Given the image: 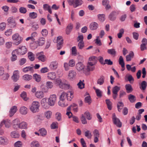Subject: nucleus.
<instances>
[{
	"instance_id": "nucleus-1",
	"label": "nucleus",
	"mask_w": 147,
	"mask_h": 147,
	"mask_svg": "<svg viewBox=\"0 0 147 147\" xmlns=\"http://www.w3.org/2000/svg\"><path fill=\"white\" fill-rule=\"evenodd\" d=\"M74 93L72 92L69 91L67 92H63L60 97V100L64 101L67 98L68 100L71 101L74 97Z\"/></svg>"
},
{
	"instance_id": "nucleus-2",
	"label": "nucleus",
	"mask_w": 147,
	"mask_h": 147,
	"mask_svg": "<svg viewBox=\"0 0 147 147\" xmlns=\"http://www.w3.org/2000/svg\"><path fill=\"white\" fill-rule=\"evenodd\" d=\"M55 84L58 85L60 88L64 89H68L70 87V85L68 84L64 83L60 78L55 79L54 81Z\"/></svg>"
},
{
	"instance_id": "nucleus-3",
	"label": "nucleus",
	"mask_w": 147,
	"mask_h": 147,
	"mask_svg": "<svg viewBox=\"0 0 147 147\" xmlns=\"http://www.w3.org/2000/svg\"><path fill=\"white\" fill-rule=\"evenodd\" d=\"M40 104L38 101H34L30 106V111L33 113L38 112L40 111Z\"/></svg>"
},
{
	"instance_id": "nucleus-4",
	"label": "nucleus",
	"mask_w": 147,
	"mask_h": 147,
	"mask_svg": "<svg viewBox=\"0 0 147 147\" xmlns=\"http://www.w3.org/2000/svg\"><path fill=\"white\" fill-rule=\"evenodd\" d=\"M12 39L14 44L16 45H18L20 44L23 40L22 38L18 33H15L12 35Z\"/></svg>"
},
{
	"instance_id": "nucleus-5",
	"label": "nucleus",
	"mask_w": 147,
	"mask_h": 147,
	"mask_svg": "<svg viewBox=\"0 0 147 147\" xmlns=\"http://www.w3.org/2000/svg\"><path fill=\"white\" fill-rule=\"evenodd\" d=\"M18 55H25L27 52V49L25 46H19L17 49L14 50Z\"/></svg>"
},
{
	"instance_id": "nucleus-6",
	"label": "nucleus",
	"mask_w": 147,
	"mask_h": 147,
	"mask_svg": "<svg viewBox=\"0 0 147 147\" xmlns=\"http://www.w3.org/2000/svg\"><path fill=\"white\" fill-rule=\"evenodd\" d=\"M8 25L11 28H16L17 27V24L16 22L15 18L13 16L9 17L7 20Z\"/></svg>"
},
{
	"instance_id": "nucleus-7",
	"label": "nucleus",
	"mask_w": 147,
	"mask_h": 147,
	"mask_svg": "<svg viewBox=\"0 0 147 147\" xmlns=\"http://www.w3.org/2000/svg\"><path fill=\"white\" fill-rule=\"evenodd\" d=\"M57 97L55 94L50 96L48 100V104L51 106H53L56 102Z\"/></svg>"
},
{
	"instance_id": "nucleus-8",
	"label": "nucleus",
	"mask_w": 147,
	"mask_h": 147,
	"mask_svg": "<svg viewBox=\"0 0 147 147\" xmlns=\"http://www.w3.org/2000/svg\"><path fill=\"white\" fill-rule=\"evenodd\" d=\"M113 115L112 119L114 124L116 125L117 127H121L122 126V123L120 120L116 117L115 113H113Z\"/></svg>"
},
{
	"instance_id": "nucleus-9",
	"label": "nucleus",
	"mask_w": 147,
	"mask_h": 147,
	"mask_svg": "<svg viewBox=\"0 0 147 147\" xmlns=\"http://www.w3.org/2000/svg\"><path fill=\"white\" fill-rule=\"evenodd\" d=\"M76 73L74 70H70L69 72L68 78L70 80H74L76 78Z\"/></svg>"
},
{
	"instance_id": "nucleus-10",
	"label": "nucleus",
	"mask_w": 147,
	"mask_h": 147,
	"mask_svg": "<svg viewBox=\"0 0 147 147\" xmlns=\"http://www.w3.org/2000/svg\"><path fill=\"white\" fill-rule=\"evenodd\" d=\"M36 56L39 60L42 62H44L46 60V57L44 55V53L42 51L37 53Z\"/></svg>"
},
{
	"instance_id": "nucleus-11",
	"label": "nucleus",
	"mask_w": 147,
	"mask_h": 147,
	"mask_svg": "<svg viewBox=\"0 0 147 147\" xmlns=\"http://www.w3.org/2000/svg\"><path fill=\"white\" fill-rule=\"evenodd\" d=\"M76 67L78 71L86 74V69L84 65H76Z\"/></svg>"
},
{
	"instance_id": "nucleus-12",
	"label": "nucleus",
	"mask_w": 147,
	"mask_h": 147,
	"mask_svg": "<svg viewBox=\"0 0 147 147\" xmlns=\"http://www.w3.org/2000/svg\"><path fill=\"white\" fill-rule=\"evenodd\" d=\"M19 72L18 70H15L13 72L11 78L13 81L16 82L19 79Z\"/></svg>"
},
{
	"instance_id": "nucleus-13",
	"label": "nucleus",
	"mask_w": 147,
	"mask_h": 147,
	"mask_svg": "<svg viewBox=\"0 0 147 147\" xmlns=\"http://www.w3.org/2000/svg\"><path fill=\"white\" fill-rule=\"evenodd\" d=\"M118 14V13L115 11H113L111 13L109 16V19L111 21L115 20Z\"/></svg>"
},
{
	"instance_id": "nucleus-14",
	"label": "nucleus",
	"mask_w": 147,
	"mask_h": 147,
	"mask_svg": "<svg viewBox=\"0 0 147 147\" xmlns=\"http://www.w3.org/2000/svg\"><path fill=\"white\" fill-rule=\"evenodd\" d=\"M83 3L82 0H74L73 4L72 5L74 8H76L81 6Z\"/></svg>"
},
{
	"instance_id": "nucleus-15",
	"label": "nucleus",
	"mask_w": 147,
	"mask_h": 147,
	"mask_svg": "<svg viewBox=\"0 0 147 147\" xmlns=\"http://www.w3.org/2000/svg\"><path fill=\"white\" fill-rule=\"evenodd\" d=\"M20 123V121L18 119H16L13 120V128L15 129L19 128Z\"/></svg>"
},
{
	"instance_id": "nucleus-16",
	"label": "nucleus",
	"mask_w": 147,
	"mask_h": 147,
	"mask_svg": "<svg viewBox=\"0 0 147 147\" xmlns=\"http://www.w3.org/2000/svg\"><path fill=\"white\" fill-rule=\"evenodd\" d=\"M98 27V24L95 22H93L91 23L89 26L90 29L91 30H96Z\"/></svg>"
},
{
	"instance_id": "nucleus-17",
	"label": "nucleus",
	"mask_w": 147,
	"mask_h": 147,
	"mask_svg": "<svg viewBox=\"0 0 147 147\" xmlns=\"http://www.w3.org/2000/svg\"><path fill=\"white\" fill-rule=\"evenodd\" d=\"M28 109L26 107L23 106L21 107L20 109V112L21 114L23 115H25L28 113Z\"/></svg>"
},
{
	"instance_id": "nucleus-18",
	"label": "nucleus",
	"mask_w": 147,
	"mask_h": 147,
	"mask_svg": "<svg viewBox=\"0 0 147 147\" xmlns=\"http://www.w3.org/2000/svg\"><path fill=\"white\" fill-rule=\"evenodd\" d=\"M17 110V107L16 106H13L10 109L9 113L10 117H12L16 112Z\"/></svg>"
},
{
	"instance_id": "nucleus-19",
	"label": "nucleus",
	"mask_w": 147,
	"mask_h": 147,
	"mask_svg": "<svg viewBox=\"0 0 147 147\" xmlns=\"http://www.w3.org/2000/svg\"><path fill=\"white\" fill-rule=\"evenodd\" d=\"M73 27V24L71 23H69L67 26L66 29V33L67 34H69L71 32Z\"/></svg>"
},
{
	"instance_id": "nucleus-20",
	"label": "nucleus",
	"mask_w": 147,
	"mask_h": 147,
	"mask_svg": "<svg viewBox=\"0 0 147 147\" xmlns=\"http://www.w3.org/2000/svg\"><path fill=\"white\" fill-rule=\"evenodd\" d=\"M43 8L45 11H47L50 14L52 13L51 7L48 4H44L43 5Z\"/></svg>"
},
{
	"instance_id": "nucleus-21",
	"label": "nucleus",
	"mask_w": 147,
	"mask_h": 147,
	"mask_svg": "<svg viewBox=\"0 0 147 147\" xmlns=\"http://www.w3.org/2000/svg\"><path fill=\"white\" fill-rule=\"evenodd\" d=\"M109 1L108 0H103L102 1V5L105 7L106 9H108L111 7V6L109 4Z\"/></svg>"
},
{
	"instance_id": "nucleus-22",
	"label": "nucleus",
	"mask_w": 147,
	"mask_h": 147,
	"mask_svg": "<svg viewBox=\"0 0 147 147\" xmlns=\"http://www.w3.org/2000/svg\"><path fill=\"white\" fill-rule=\"evenodd\" d=\"M8 143V140L5 138L0 137V144L5 145Z\"/></svg>"
},
{
	"instance_id": "nucleus-23",
	"label": "nucleus",
	"mask_w": 147,
	"mask_h": 147,
	"mask_svg": "<svg viewBox=\"0 0 147 147\" xmlns=\"http://www.w3.org/2000/svg\"><path fill=\"white\" fill-rule=\"evenodd\" d=\"M94 68V65H86V66H85L86 74L88 71L93 70Z\"/></svg>"
},
{
	"instance_id": "nucleus-24",
	"label": "nucleus",
	"mask_w": 147,
	"mask_h": 147,
	"mask_svg": "<svg viewBox=\"0 0 147 147\" xmlns=\"http://www.w3.org/2000/svg\"><path fill=\"white\" fill-rule=\"evenodd\" d=\"M125 88L127 93H131L133 90L132 86L130 84H126L125 86Z\"/></svg>"
},
{
	"instance_id": "nucleus-25",
	"label": "nucleus",
	"mask_w": 147,
	"mask_h": 147,
	"mask_svg": "<svg viewBox=\"0 0 147 147\" xmlns=\"http://www.w3.org/2000/svg\"><path fill=\"white\" fill-rule=\"evenodd\" d=\"M47 77L49 80H53L56 77V76L55 73H49L48 74Z\"/></svg>"
},
{
	"instance_id": "nucleus-26",
	"label": "nucleus",
	"mask_w": 147,
	"mask_h": 147,
	"mask_svg": "<svg viewBox=\"0 0 147 147\" xmlns=\"http://www.w3.org/2000/svg\"><path fill=\"white\" fill-rule=\"evenodd\" d=\"M106 103L107 105L108 109L109 110H111L112 108V103L109 99L105 100Z\"/></svg>"
},
{
	"instance_id": "nucleus-27",
	"label": "nucleus",
	"mask_w": 147,
	"mask_h": 147,
	"mask_svg": "<svg viewBox=\"0 0 147 147\" xmlns=\"http://www.w3.org/2000/svg\"><path fill=\"white\" fill-rule=\"evenodd\" d=\"M35 96L39 98H41L44 96V94L42 91H38L35 94Z\"/></svg>"
},
{
	"instance_id": "nucleus-28",
	"label": "nucleus",
	"mask_w": 147,
	"mask_h": 147,
	"mask_svg": "<svg viewBox=\"0 0 147 147\" xmlns=\"http://www.w3.org/2000/svg\"><path fill=\"white\" fill-rule=\"evenodd\" d=\"M28 57L31 61H33L35 59L34 55L31 52L28 53Z\"/></svg>"
},
{
	"instance_id": "nucleus-29",
	"label": "nucleus",
	"mask_w": 147,
	"mask_h": 147,
	"mask_svg": "<svg viewBox=\"0 0 147 147\" xmlns=\"http://www.w3.org/2000/svg\"><path fill=\"white\" fill-rule=\"evenodd\" d=\"M33 79L37 82H39L41 80L40 76L37 74H35L33 76Z\"/></svg>"
},
{
	"instance_id": "nucleus-30",
	"label": "nucleus",
	"mask_w": 147,
	"mask_h": 147,
	"mask_svg": "<svg viewBox=\"0 0 147 147\" xmlns=\"http://www.w3.org/2000/svg\"><path fill=\"white\" fill-rule=\"evenodd\" d=\"M128 99L131 103L134 102L136 100V97L131 94H130L128 96Z\"/></svg>"
},
{
	"instance_id": "nucleus-31",
	"label": "nucleus",
	"mask_w": 147,
	"mask_h": 147,
	"mask_svg": "<svg viewBox=\"0 0 147 147\" xmlns=\"http://www.w3.org/2000/svg\"><path fill=\"white\" fill-rule=\"evenodd\" d=\"M17 54L15 50H13L12 53V57H11V60L12 61H16L17 59V56L16 54Z\"/></svg>"
},
{
	"instance_id": "nucleus-32",
	"label": "nucleus",
	"mask_w": 147,
	"mask_h": 147,
	"mask_svg": "<svg viewBox=\"0 0 147 147\" xmlns=\"http://www.w3.org/2000/svg\"><path fill=\"white\" fill-rule=\"evenodd\" d=\"M32 78V76L28 74H26L22 76V79L23 80L29 81L31 80Z\"/></svg>"
},
{
	"instance_id": "nucleus-33",
	"label": "nucleus",
	"mask_w": 147,
	"mask_h": 147,
	"mask_svg": "<svg viewBox=\"0 0 147 147\" xmlns=\"http://www.w3.org/2000/svg\"><path fill=\"white\" fill-rule=\"evenodd\" d=\"M30 146L31 147H39L40 144L38 141L34 140L31 142Z\"/></svg>"
},
{
	"instance_id": "nucleus-34",
	"label": "nucleus",
	"mask_w": 147,
	"mask_h": 147,
	"mask_svg": "<svg viewBox=\"0 0 147 147\" xmlns=\"http://www.w3.org/2000/svg\"><path fill=\"white\" fill-rule=\"evenodd\" d=\"M28 124L27 123L24 121L20 123L19 128L26 129L27 128Z\"/></svg>"
},
{
	"instance_id": "nucleus-35",
	"label": "nucleus",
	"mask_w": 147,
	"mask_h": 147,
	"mask_svg": "<svg viewBox=\"0 0 147 147\" xmlns=\"http://www.w3.org/2000/svg\"><path fill=\"white\" fill-rule=\"evenodd\" d=\"M38 45L39 46H42L43 45L45 42V39L43 37H41L38 39L37 41Z\"/></svg>"
},
{
	"instance_id": "nucleus-36",
	"label": "nucleus",
	"mask_w": 147,
	"mask_h": 147,
	"mask_svg": "<svg viewBox=\"0 0 147 147\" xmlns=\"http://www.w3.org/2000/svg\"><path fill=\"white\" fill-rule=\"evenodd\" d=\"M123 106V104L122 102H118L117 104V108L119 112H120L121 111Z\"/></svg>"
},
{
	"instance_id": "nucleus-37",
	"label": "nucleus",
	"mask_w": 147,
	"mask_h": 147,
	"mask_svg": "<svg viewBox=\"0 0 147 147\" xmlns=\"http://www.w3.org/2000/svg\"><path fill=\"white\" fill-rule=\"evenodd\" d=\"M134 56V53L133 52H131L128 55H127L126 56V61H130L131 58L133 57Z\"/></svg>"
},
{
	"instance_id": "nucleus-38",
	"label": "nucleus",
	"mask_w": 147,
	"mask_h": 147,
	"mask_svg": "<svg viewBox=\"0 0 147 147\" xmlns=\"http://www.w3.org/2000/svg\"><path fill=\"white\" fill-rule=\"evenodd\" d=\"M98 19L101 22H104L105 20V15L104 14H99L97 15Z\"/></svg>"
},
{
	"instance_id": "nucleus-39",
	"label": "nucleus",
	"mask_w": 147,
	"mask_h": 147,
	"mask_svg": "<svg viewBox=\"0 0 147 147\" xmlns=\"http://www.w3.org/2000/svg\"><path fill=\"white\" fill-rule=\"evenodd\" d=\"M38 16L37 13L36 12H33L30 13H29V16L31 19H35Z\"/></svg>"
},
{
	"instance_id": "nucleus-40",
	"label": "nucleus",
	"mask_w": 147,
	"mask_h": 147,
	"mask_svg": "<svg viewBox=\"0 0 147 147\" xmlns=\"http://www.w3.org/2000/svg\"><path fill=\"white\" fill-rule=\"evenodd\" d=\"M1 125H3V124H5V127L7 128H9L10 126V123L8 121H5V120H3L1 123Z\"/></svg>"
},
{
	"instance_id": "nucleus-41",
	"label": "nucleus",
	"mask_w": 147,
	"mask_h": 147,
	"mask_svg": "<svg viewBox=\"0 0 147 147\" xmlns=\"http://www.w3.org/2000/svg\"><path fill=\"white\" fill-rule=\"evenodd\" d=\"M33 67H27L23 69V71L24 72H27L29 71H32L33 70Z\"/></svg>"
},
{
	"instance_id": "nucleus-42",
	"label": "nucleus",
	"mask_w": 147,
	"mask_h": 147,
	"mask_svg": "<svg viewBox=\"0 0 147 147\" xmlns=\"http://www.w3.org/2000/svg\"><path fill=\"white\" fill-rule=\"evenodd\" d=\"M11 136L13 138H17L19 137V135L17 132L14 131L11 132Z\"/></svg>"
},
{
	"instance_id": "nucleus-43",
	"label": "nucleus",
	"mask_w": 147,
	"mask_h": 147,
	"mask_svg": "<svg viewBox=\"0 0 147 147\" xmlns=\"http://www.w3.org/2000/svg\"><path fill=\"white\" fill-rule=\"evenodd\" d=\"M120 87L117 86H115L114 87L112 90L113 93L117 94L118 92L120 90Z\"/></svg>"
},
{
	"instance_id": "nucleus-44",
	"label": "nucleus",
	"mask_w": 147,
	"mask_h": 147,
	"mask_svg": "<svg viewBox=\"0 0 147 147\" xmlns=\"http://www.w3.org/2000/svg\"><path fill=\"white\" fill-rule=\"evenodd\" d=\"M52 115V112L51 111H47L45 113V116L47 119H50Z\"/></svg>"
},
{
	"instance_id": "nucleus-45",
	"label": "nucleus",
	"mask_w": 147,
	"mask_h": 147,
	"mask_svg": "<svg viewBox=\"0 0 147 147\" xmlns=\"http://www.w3.org/2000/svg\"><path fill=\"white\" fill-rule=\"evenodd\" d=\"M104 81V78L103 76L101 77L97 80V83L100 85H102Z\"/></svg>"
},
{
	"instance_id": "nucleus-46",
	"label": "nucleus",
	"mask_w": 147,
	"mask_h": 147,
	"mask_svg": "<svg viewBox=\"0 0 147 147\" xmlns=\"http://www.w3.org/2000/svg\"><path fill=\"white\" fill-rule=\"evenodd\" d=\"M95 92L97 96L100 97L102 96V92L99 89H95Z\"/></svg>"
},
{
	"instance_id": "nucleus-47",
	"label": "nucleus",
	"mask_w": 147,
	"mask_h": 147,
	"mask_svg": "<svg viewBox=\"0 0 147 147\" xmlns=\"http://www.w3.org/2000/svg\"><path fill=\"white\" fill-rule=\"evenodd\" d=\"M80 119L82 124H85L87 123L86 119L84 115H82Z\"/></svg>"
},
{
	"instance_id": "nucleus-48",
	"label": "nucleus",
	"mask_w": 147,
	"mask_h": 147,
	"mask_svg": "<svg viewBox=\"0 0 147 147\" xmlns=\"http://www.w3.org/2000/svg\"><path fill=\"white\" fill-rule=\"evenodd\" d=\"M147 86V83L145 81H143L141 84V87H140V88H142V90H144L146 89Z\"/></svg>"
},
{
	"instance_id": "nucleus-49",
	"label": "nucleus",
	"mask_w": 147,
	"mask_h": 147,
	"mask_svg": "<svg viewBox=\"0 0 147 147\" xmlns=\"http://www.w3.org/2000/svg\"><path fill=\"white\" fill-rule=\"evenodd\" d=\"M84 84L81 80L78 84L77 85L80 89H82L84 87Z\"/></svg>"
},
{
	"instance_id": "nucleus-50",
	"label": "nucleus",
	"mask_w": 147,
	"mask_h": 147,
	"mask_svg": "<svg viewBox=\"0 0 147 147\" xmlns=\"http://www.w3.org/2000/svg\"><path fill=\"white\" fill-rule=\"evenodd\" d=\"M27 11L26 9L24 7H22L19 8V11L22 13L25 14L26 13Z\"/></svg>"
},
{
	"instance_id": "nucleus-51",
	"label": "nucleus",
	"mask_w": 147,
	"mask_h": 147,
	"mask_svg": "<svg viewBox=\"0 0 147 147\" xmlns=\"http://www.w3.org/2000/svg\"><path fill=\"white\" fill-rule=\"evenodd\" d=\"M86 116L87 119L88 120H90L92 119V117L90 113L88 111L86 112L84 114Z\"/></svg>"
},
{
	"instance_id": "nucleus-52",
	"label": "nucleus",
	"mask_w": 147,
	"mask_h": 147,
	"mask_svg": "<svg viewBox=\"0 0 147 147\" xmlns=\"http://www.w3.org/2000/svg\"><path fill=\"white\" fill-rule=\"evenodd\" d=\"M21 97L25 101H26L28 99L26 97V93L25 92H23L20 95Z\"/></svg>"
},
{
	"instance_id": "nucleus-53",
	"label": "nucleus",
	"mask_w": 147,
	"mask_h": 147,
	"mask_svg": "<svg viewBox=\"0 0 147 147\" xmlns=\"http://www.w3.org/2000/svg\"><path fill=\"white\" fill-rule=\"evenodd\" d=\"M107 52L109 54L112 55H115L116 53L115 50L114 49H108L107 50Z\"/></svg>"
},
{
	"instance_id": "nucleus-54",
	"label": "nucleus",
	"mask_w": 147,
	"mask_h": 147,
	"mask_svg": "<svg viewBox=\"0 0 147 147\" xmlns=\"http://www.w3.org/2000/svg\"><path fill=\"white\" fill-rule=\"evenodd\" d=\"M124 32V30L123 29H121L119 30V32L118 33L117 35L118 37L120 38L122 36Z\"/></svg>"
},
{
	"instance_id": "nucleus-55",
	"label": "nucleus",
	"mask_w": 147,
	"mask_h": 147,
	"mask_svg": "<svg viewBox=\"0 0 147 147\" xmlns=\"http://www.w3.org/2000/svg\"><path fill=\"white\" fill-rule=\"evenodd\" d=\"M99 36H97L96 37V39L95 40V43L99 46H101L102 45V44L100 40L99 39Z\"/></svg>"
},
{
	"instance_id": "nucleus-56",
	"label": "nucleus",
	"mask_w": 147,
	"mask_h": 147,
	"mask_svg": "<svg viewBox=\"0 0 147 147\" xmlns=\"http://www.w3.org/2000/svg\"><path fill=\"white\" fill-rule=\"evenodd\" d=\"M85 136L88 138H91L92 136L91 133L89 130H87L85 132Z\"/></svg>"
},
{
	"instance_id": "nucleus-57",
	"label": "nucleus",
	"mask_w": 147,
	"mask_h": 147,
	"mask_svg": "<svg viewBox=\"0 0 147 147\" xmlns=\"http://www.w3.org/2000/svg\"><path fill=\"white\" fill-rule=\"evenodd\" d=\"M40 131L41 135L42 136H45L47 134V131L44 128H41L40 130Z\"/></svg>"
},
{
	"instance_id": "nucleus-58",
	"label": "nucleus",
	"mask_w": 147,
	"mask_h": 147,
	"mask_svg": "<svg viewBox=\"0 0 147 147\" xmlns=\"http://www.w3.org/2000/svg\"><path fill=\"white\" fill-rule=\"evenodd\" d=\"M12 32V30L11 29H9L6 31L5 34L6 36H9L11 34Z\"/></svg>"
},
{
	"instance_id": "nucleus-59",
	"label": "nucleus",
	"mask_w": 147,
	"mask_h": 147,
	"mask_svg": "<svg viewBox=\"0 0 147 147\" xmlns=\"http://www.w3.org/2000/svg\"><path fill=\"white\" fill-rule=\"evenodd\" d=\"M78 45L80 49H82L84 45V42L82 41H80L78 44Z\"/></svg>"
},
{
	"instance_id": "nucleus-60",
	"label": "nucleus",
	"mask_w": 147,
	"mask_h": 147,
	"mask_svg": "<svg viewBox=\"0 0 147 147\" xmlns=\"http://www.w3.org/2000/svg\"><path fill=\"white\" fill-rule=\"evenodd\" d=\"M41 33L43 36H46L48 34V32L46 29H44L42 30L41 31Z\"/></svg>"
},
{
	"instance_id": "nucleus-61",
	"label": "nucleus",
	"mask_w": 147,
	"mask_h": 147,
	"mask_svg": "<svg viewBox=\"0 0 147 147\" xmlns=\"http://www.w3.org/2000/svg\"><path fill=\"white\" fill-rule=\"evenodd\" d=\"M46 85L48 88H51L53 86V83L51 82H47Z\"/></svg>"
},
{
	"instance_id": "nucleus-62",
	"label": "nucleus",
	"mask_w": 147,
	"mask_h": 147,
	"mask_svg": "<svg viewBox=\"0 0 147 147\" xmlns=\"http://www.w3.org/2000/svg\"><path fill=\"white\" fill-rule=\"evenodd\" d=\"M74 65H64L63 67L65 70L66 71H68L70 69L71 67H73Z\"/></svg>"
},
{
	"instance_id": "nucleus-63",
	"label": "nucleus",
	"mask_w": 147,
	"mask_h": 147,
	"mask_svg": "<svg viewBox=\"0 0 147 147\" xmlns=\"http://www.w3.org/2000/svg\"><path fill=\"white\" fill-rule=\"evenodd\" d=\"M129 9L131 12L134 11L136 9V5L134 4L131 5L130 6Z\"/></svg>"
},
{
	"instance_id": "nucleus-64",
	"label": "nucleus",
	"mask_w": 147,
	"mask_h": 147,
	"mask_svg": "<svg viewBox=\"0 0 147 147\" xmlns=\"http://www.w3.org/2000/svg\"><path fill=\"white\" fill-rule=\"evenodd\" d=\"M55 117L58 121H60L61 119V114L59 112H57L55 114Z\"/></svg>"
}]
</instances>
